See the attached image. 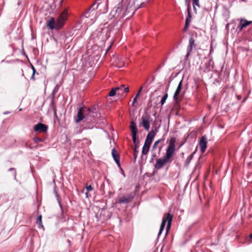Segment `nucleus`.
Masks as SVG:
<instances>
[{
    "instance_id": "obj_15",
    "label": "nucleus",
    "mask_w": 252,
    "mask_h": 252,
    "mask_svg": "<svg viewBox=\"0 0 252 252\" xmlns=\"http://www.w3.org/2000/svg\"><path fill=\"white\" fill-rule=\"evenodd\" d=\"M112 155L116 163L119 166H120V156L117 151L115 148H113L112 150Z\"/></svg>"
},
{
    "instance_id": "obj_3",
    "label": "nucleus",
    "mask_w": 252,
    "mask_h": 252,
    "mask_svg": "<svg viewBox=\"0 0 252 252\" xmlns=\"http://www.w3.org/2000/svg\"><path fill=\"white\" fill-rule=\"evenodd\" d=\"M47 26L51 30H59L63 26V22L58 20L56 23L54 18L51 17L47 22Z\"/></svg>"
},
{
    "instance_id": "obj_39",
    "label": "nucleus",
    "mask_w": 252,
    "mask_h": 252,
    "mask_svg": "<svg viewBox=\"0 0 252 252\" xmlns=\"http://www.w3.org/2000/svg\"><path fill=\"white\" fill-rule=\"evenodd\" d=\"M9 113H10V112H8V111H6V112H3V114L6 115V114H9Z\"/></svg>"
},
{
    "instance_id": "obj_20",
    "label": "nucleus",
    "mask_w": 252,
    "mask_h": 252,
    "mask_svg": "<svg viewBox=\"0 0 252 252\" xmlns=\"http://www.w3.org/2000/svg\"><path fill=\"white\" fill-rule=\"evenodd\" d=\"M36 223L38 225V227H43V225L42 223V216L39 215L37 217L36 219Z\"/></svg>"
},
{
    "instance_id": "obj_48",
    "label": "nucleus",
    "mask_w": 252,
    "mask_h": 252,
    "mask_svg": "<svg viewBox=\"0 0 252 252\" xmlns=\"http://www.w3.org/2000/svg\"><path fill=\"white\" fill-rule=\"evenodd\" d=\"M211 62H212V61L210 60L209 62V63L210 64Z\"/></svg>"
},
{
    "instance_id": "obj_25",
    "label": "nucleus",
    "mask_w": 252,
    "mask_h": 252,
    "mask_svg": "<svg viewBox=\"0 0 252 252\" xmlns=\"http://www.w3.org/2000/svg\"><path fill=\"white\" fill-rule=\"evenodd\" d=\"M167 97H168V94L165 93V94L164 95V96L162 97V98H161V99L160 100V103H161V105H163L164 104Z\"/></svg>"
},
{
    "instance_id": "obj_28",
    "label": "nucleus",
    "mask_w": 252,
    "mask_h": 252,
    "mask_svg": "<svg viewBox=\"0 0 252 252\" xmlns=\"http://www.w3.org/2000/svg\"><path fill=\"white\" fill-rule=\"evenodd\" d=\"M59 88V87L58 86H57V85L56 86L52 92V94H56L58 91Z\"/></svg>"
},
{
    "instance_id": "obj_47",
    "label": "nucleus",
    "mask_w": 252,
    "mask_h": 252,
    "mask_svg": "<svg viewBox=\"0 0 252 252\" xmlns=\"http://www.w3.org/2000/svg\"><path fill=\"white\" fill-rule=\"evenodd\" d=\"M62 2H63V0H60V3H62Z\"/></svg>"
},
{
    "instance_id": "obj_8",
    "label": "nucleus",
    "mask_w": 252,
    "mask_h": 252,
    "mask_svg": "<svg viewBox=\"0 0 252 252\" xmlns=\"http://www.w3.org/2000/svg\"><path fill=\"white\" fill-rule=\"evenodd\" d=\"M199 145L201 153H204L207 147V139L205 136L201 137L199 142Z\"/></svg>"
},
{
    "instance_id": "obj_17",
    "label": "nucleus",
    "mask_w": 252,
    "mask_h": 252,
    "mask_svg": "<svg viewBox=\"0 0 252 252\" xmlns=\"http://www.w3.org/2000/svg\"><path fill=\"white\" fill-rule=\"evenodd\" d=\"M150 144L144 143V146L142 148V155H147L149 152Z\"/></svg>"
},
{
    "instance_id": "obj_9",
    "label": "nucleus",
    "mask_w": 252,
    "mask_h": 252,
    "mask_svg": "<svg viewBox=\"0 0 252 252\" xmlns=\"http://www.w3.org/2000/svg\"><path fill=\"white\" fill-rule=\"evenodd\" d=\"M252 23V21H248L245 19H241L240 20V22L237 27V29L239 32H241L244 28L247 27Z\"/></svg>"
},
{
    "instance_id": "obj_33",
    "label": "nucleus",
    "mask_w": 252,
    "mask_h": 252,
    "mask_svg": "<svg viewBox=\"0 0 252 252\" xmlns=\"http://www.w3.org/2000/svg\"><path fill=\"white\" fill-rule=\"evenodd\" d=\"M248 242L249 243H252V233L249 235V239H248Z\"/></svg>"
},
{
    "instance_id": "obj_38",
    "label": "nucleus",
    "mask_w": 252,
    "mask_h": 252,
    "mask_svg": "<svg viewBox=\"0 0 252 252\" xmlns=\"http://www.w3.org/2000/svg\"><path fill=\"white\" fill-rule=\"evenodd\" d=\"M34 74H32V76H31V79L34 80Z\"/></svg>"
},
{
    "instance_id": "obj_52",
    "label": "nucleus",
    "mask_w": 252,
    "mask_h": 252,
    "mask_svg": "<svg viewBox=\"0 0 252 252\" xmlns=\"http://www.w3.org/2000/svg\"><path fill=\"white\" fill-rule=\"evenodd\" d=\"M153 158H152L151 160L150 161H153Z\"/></svg>"
},
{
    "instance_id": "obj_18",
    "label": "nucleus",
    "mask_w": 252,
    "mask_h": 252,
    "mask_svg": "<svg viewBox=\"0 0 252 252\" xmlns=\"http://www.w3.org/2000/svg\"><path fill=\"white\" fill-rule=\"evenodd\" d=\"M64 22L67 19V17L70 15L71 13L68 11V8L64 5Z\"/></svg>"
},
{
    "instance_id": "obj_1",
    "label": "nucleus",
    "mask_w": 252,
    "mask_h": 252,
    "mask_svg": "<svg viewBox=\"0 0 252 252\" xmlns=\"http://www.w3.org/2000/svg\"><path fill=\"white\" fill-rule=\"evenodd\" d=\"M175 137H171L169 140L165 154L162 158H158L157 160L156 163L155 165L156 169H161L165 164L170 161L171 158L173 157L175 152Z\"/></svg>"
},
{
    "instance_id": "obj_4",
    "label": "nucleus",
    "mask_w": 252,
    "mask_h": 252,
    "mask_svg": "<svg viewBox=\"0 0 252 252\" xmlns=\"http://www.w3.org/2000/svg\"><path fill=\"white\" fill-rule=\"evenodd\" d=\"M130 128L131 131V136L132 139L133 143L134 144L135 146L136 147L138 143V140L137 138V128L136 126V124L135 122L131 121L130 123Z\"/></svg>"
},
{
    "instance_id": "obj_43",
    "label": "nucleus",
    "mask_w": 252,
    "mask_h": 252,
    "mask_svg": "<svg viewBox=\"0 0 252 252\" xmlns=\"http://www.w3.org/2000/svg\"><path fill=\"white\" fill-rule=\"evenodd\" d=\"M120 10V8L119 7H117V9L116 10V12H117L118 10Z\"/></svg>"
},
{
    "instance_id": "obj_2",
    "label": "nucleus",
    "mask_w": 252,
    "mask_h": 252,
    "mask_svg": "<svg viewBox=\"0 0 252 252\" xmlns=\"http://www.w3.org/2000/svg\"><path fill=\"white\" fill-rule=\"evenodd\" d=\"M173 215L171 213H168L167 214L166 217L165 218H163L161 224L160 226L159 230V232L158 233V237L159 236V235L161 234L162 231L164 230L165 226L166 223L167 222V225L166 228V234L167 233V232L170 229V227L171 226V223H172V219H173Z\"/></svg>"
},
{
    "instance_id": "obj_27",
    "label": "nucleus",
    "mask_w": 252,
    "mask_h": 252,
    "mask_svg": "<svg viewBox=\"0 0 252 252\" xmlns=\"http://www.w3.org/2000/svg\"><path fill=\"white\" fill-rule=\"evenodd\" d=\"M33 140L34 141V142L35 143H38V142H43V140L42 139V138H39V137H34L33 138Z\"/></svg>"
},
{
    "instance_id": "obj_34",
    "label": "nucleus",
    "mask_w": 252,
    "mask_h": 252,
    "mask_svg": "<svg viewBox=\"0 0 252 252\" xmlns=\"http://www.w3.org/2000/svg\"><path fill=\"white\" fill-rule=\"evenodd\" d=\"M189 25L185 24L184 28V31H186L188 30V29L189 28Z\"/></svg>"
},
{
    "instance_id": "obj_42",
    "label": "nucleus",
    "mask_w": 252,
    "mask_h": 252,
    "mask_svg": "<svg viewBox=\"0 0 252 252\" xmlns=\"http://www.w3.org/2000/svg\"><path fill=\"white\" fill-rule=\"evenodd\" d=\"M62 16H63V12L61 13V18H62Z\"/></svg>"
},
{
    "instance_id": "obj_26",
    "label": "nucleus",
    "mask_w": 252,
    "mask_h": 252,
    "mask_svg": "<svg viewBox=\"0 0 252 252\" xmlns=\"http://www.w3.org/2000/svg\"><path fill=\"white\" fill-rule=\"evenodd\" d=\"M9 171H12L13 172V175L14 177V179H16V171L15 168H10L8 169Z\"/></svg>"
},
{
    "instance_id": "obj_23",
    "label": "nucleus",
    "mask_w": 252,
    "mask_h": 252,
    "mask_svg": "<svg viewBox=\"0 0 252 252\" xmlns=\"http://www.w3.org/2000/svg\"><path fill=\"white\" fill-rule=\"evenodd\" d=\"M163 141V139H160L156 141L154 143V145L152 146V150L153 151L157 149L158 145L159 144V143H160L161 141Z\"/></svg>"
},
{
    "instance_id": "obj_46",
    "label": "nucleus",
    "mask_w": 252,
    "mask_h": 252,
    "mask_svg": "<svg viewBox=\"0 0 252 252\" xmlns=\"http://www.w3.org/2000/svg\"><path fill=\"white\" fill-rule=\"evenodd\" d=\"M55 116H56V117H57V114H56V111H55ZM57 118L58 119V118Z\"/></svg>"
},
{
    "instance_id": "obj_30",
    "label": "nucleus",
    "mask_w": 252,
    "mask_h": 252,
    "mask_svg": "<svg viewBox=\"0 0 252 252\" xmlns=\"http://www.w3.org/2000/svg\"><path fill=\"white\" fill-rule=\"evenodd\" d=\"M187 54L185 56V59L186 60H187V59L188 58V57H189V56L190 55V54L191 52V51L190 50H189L188 49H187Z\"/></svg>"
},
{
    "instance_id": "obj_7",
    "label": "nucleus",
    "mask_w": 252,
    "mask_h": 252,
    "mask_svg": "<svg viewBox=\"0 0 252 252\" xmlns=\"http://www.w3.org/2000/svg\"><path fill=\"white\" fill-rule=\"evenodd\" d=\"M182 82L183 80H181L179 83L178 87L176 89V90L173 95V100L176 102L178 103L179 101H181L182 99L180 96H179V94L181 91L182 88Z\"/></svg>"
},
{
    "instance_id": "obj_51",
    "label": "nucleus",
    "mask_w": 252,
    "mask_h": 252,
    "mask_svg": "<svg viewBox=\"0 0 252 252\" xmlns=\"http://www.w3.org/2000/svg\"><path fill=\"white\" fill-rule=\"evenodd\" d=\"M156 156V155H154L153 156V157H155Z\"/></svg>"
},
{
    "instance_id": "obj_31",
    "label": "nucleus",
    "mask_w": 252,
    "mask_h": 252,
    "mask_svg": "<svg viewBox=\"0 0 252 252\" xmlns=\"http://www.w3.org/2000/svg\"><path fill=\"white\" fill-rule=\"evenodd\" d=\"M86 189L87 191H90L93 190V189L91 185H89L86 186Z\"/></svg>"
},
{
    "instance_id": "obj_50",
    "label": "nucleus",
    "mask_w": 252,
    "mask_h": 252,
    "mask_svg": "<svg viewBox=\"0 0 252 252\" xmlns=\"http://www.w3.org/2000/svg\"><path fill=\"white\" fill-rule=\"evenodd\" d=\"M98 5H99V4H97V6H96V9L97 8V7H98Z\"/></svg>"
},
{
    "instance_id": "obj_6",
    "label": "nucleus",
    "mask_w": 252,
    "mask_h": 252,
    "mask_svg": "<svg viewBox=\"0 0 252 252\" xmlns=\"http://www.w3.org/2000/svg\"><path fill=\"white\" fill-rule=\"evenodd\" d=\"M90 108H87L83 107H81V108H80L78 111L77 115L75 118L76 123H78L81 121L83 120V119L84 118V114L87 115V114L86 113V111H90Z\"/></svg>"
},
{
    "instance_id": "obj_16",
    "label": "nucleus",
    "mask_w": 252,
    "mask_h": 252,
    "mask_svg": "<svg viewBox=\"0 0 252 252\" xmlns=\"http://www.w3.org/2000/svg\"><path fill=\"white\" fill-rule=\"evenodd\" d=\"M196 44L195 43V40L192 36L189 37V45L187 47V49L189 51L192 50L193 47H195Z\"/></svg>"
},
{
    "instance_id": "obj_14",
    "label": "nucleus",
    "mask_w": 252,
    "mask_h": 252,
    "mask_svg": "<svg viewBox=\"0 0 252 252\" xmlns=\"http://www.w3.org/2000/svg\"><path fill=\"white\" fill-rule=\"evenodd\" d=\"M118 94H122L123 93L126 94L129 92V88L128 87H126L125 85H122L120 87H116Z\"/></svg>"
},
{
    "instance_id": "obj_45",
    "label": "nucleus",
    "mask_w": 252,
    "mask_h": 252,
    "mask_svg": "<svg viewBox=\"0 0 252 252\" xmlns=\"http://www.w3.org/2000/svg\"><path fill=\"white\" fill-rule=\"evenodd\" d=\"M94 5H95V4H94L90 8H93V7L94 6Z\"/></svg>"
},
{
    "instance_id": "obj_49",
    "label": "nucleus",
    "mask_w": 252,
    "mask_h": 252,
    "mask_svg": "<svg viewBox=\"0 0 252 252\" xmlns=\"http://www.w3.org/2000/svg\"><path fill=\"white\" fill-rule=\"evenodd\" d=\"M162 146H161V147H160V148H159V150H160L162 149Z\"/></svg>"
},
{
    "instance_id": "obj_10",
    "label": "nucleus",
    "mask_w": 252,
    "mask_h": 252,
    "mask_svg": "<svg viewBox=\"0 0 252 252\" xmlns=\"http://www.w3.org/2000/svg\"><path fill=\"white\" fill-rule=\"evenodd\" d=\"M48 129V126L44 124L41 123H38L36 125L34 126V130L35 132L40 131L45 132L47 131Z\"/></svg>"
},
{
    "instance_id": "obj_29",
    "label": "nucleus",
    "mask_w": 252,
    "mask_h": 252,
    "mask_svg": "<svg viewBox=\"0 0 252 252\" xmlns=\"http://www.w3.org/2000/svg\"><path fill=\"white\" fill-rule=\"evenodd\" d=\"M138 153V151L137 150V148L135 147L134 150V158L135 159L137 158Z\"/></svg>"
},
{
    "instance_id": "obj_37",
    "label": "nucleus",
    "mask_w": 252,
    "mask_h": 252,
    "mask_svg": "<svg viewBox=\"0 0 252 252\" xmlns=\"http://www.w3.org/2000/svg\"><path fill=\"white\" fill-rule=\"evenodd\" d=\"M237 98L238 100H240L241 99V96L240 95H237Z\"/></svg>"
},
{
    "instance_id": "obj_41",
    "label": "nucleus",
    "mask_w": 252,
    "mask_h": 252,
    "mask_svg": "<svg viewBox=\"0 0 252 252\" xmlns=\"http://www.w3.org/2000/svg\"><path fill=\"white\" fill-rule=\"evenodd\" d=\"M86 197H88V191H87V192H86Z\"/></svg>"
},
{
    "instance_id": "obj_24",
    "label": "nucleus",
    "mask_w": 252,
    "mask_h": 252,
    "mask_svg": "<svg viewBox=\"0 0 252 252\" xmlns=\"http://www.w3.org/2000/svg\"><path fill=\"white\" fill-rule=\"evenodd\" d=\"M117 89H118V88H113L109 92V96H114L116 94H117Z\"/></svg>"
},
{
    "instance_id": "obj_44",
    "label": "nucleus",
    "mask_w": 252,
    "mask_h": 252,
    "mask_svg": "<svg viewBox=\"0 0 252 252\" xmlns=\"http://www.w3.org/2000/svg\"><path fill=\"white\" fill-rule=\"evenodd\" d=\"M53 102V98H52V99H51V103H52Z\"/></svg>"
},
{
    "instance_id": "obj_5",
    "label": "nucleus",
    "mask_w": 252,
    "mask_h": 252,
    "mask_svg": "<svg viewBox=\"0 0 252 252\" xmlns=\"http://www.w3.org/2000/svg\"><path fill=\"white\" fill-rule=\"evenodd\" d=\"M136 195L135 192H131L129 194L120 197L118 199V202L119 203H127L132 201Z\"/></svg>"
},
{
    "instance_id": "obj_35",
    "label": "nucleus",
    "mask_w": 252,
    "mask_h": 252,
    "mask_svg": "<svg viewBox=\"0 0 252 252\" xmlns=\"http://www.w3.org/2000/svg\"><path fill=\"white\" fill-rule=\"evenodd\" d=\"M144 4V3L142 2L137 7V9H139V8H141V7H142L143 6Z\"/></svg>"
},
{
    "instance_id": "obj_22",
    "label": "nucleus",
    "mask_w": 252,
    "mask_h": 252,
    "mask_svg": "<svg viewBox=\"0 0 252 252\" xmlns=\"http://www.w3.org/2000/svg\"><path fill=\"white\" fill-rule=\"evenodd\" d=\"M192 4H193V10L195 13H196V9L195 7V5L199 7V0H193Z\"/></svg>"
},
{
    "instance_id": "obj_32",
    "label": "nucleus",
    "mask_w": 252,
    "mask_h": 252,
    "mask_svg": "<svg viewBox=\"0 0 252 252\" xmlns=\"http://www.w3.org/2000/svg\"><path fill=\"white\" fill-rule=\"evenodd\" d=\"M152 140H151L150 139H148V138L146 137V140L145 141V143H148L149 144H151L152 142Z\"/></svg>"
},
{
    "instance_id": "obj_21",
    "label": "nucleus",
    "mask_w": 252,
    "mask_h": 252,
    "mask_svg": "<svg viewBox=\"0 0 252 252\" xmlns=\"http://www.w3.org/2000/svg\"><path fill=\"white\" fill-rule=\"evenodd\" d=\"M143 89V87H141L139 90H138L137 94H136L135 96L134 97V99H133V103H132V106H134V103L136 102V100H137V97L139 96V95H140V93L141 92L142 90Z\"/></svg>"
},
{
    "instance_id": "obj_13",
    "label": "nucleus",
    "mask_w": 252,
    "mask_h": 252,
    "mask_svg": "<svg viewBox=\"0 0 252 252\" xmlns=\"http://www.w3.org/2000/svg\"><path fill=\"white\" fill-rule=\"evenodd\" d=\"M142 126L146 131H148L150 126V123L149 121V117L147 116L142 119Z\"/></svg>"
},
{
    "instance_id": "obj_36",
    "label": "nucleus",
    "mask_w": 252,
    "mask_h": 252,
    "mask_svg": "<svg viewBox=\"0 0 252 252\" xmlns=\"http://www.w3.org/2000/svg\"><path fill=\"white\" fill-rule=\"evenodd\" d=\"M32 74H35V72L36 71L35 68L33 67V66L32 65Z\"/></svg>"
},
{
    "instance_id": "obj_12",
    "label": "nucleus",
    "mask_w": 252,
    "mask_h": 252,
    "mask_svg": "<svg viewBox=\"0 0 252 252\" xmlns=\"http://www.w3.org/2000/svg\"><path fill=\"white\" fill-rule=\"evenodd\" d=\"M186 4L187 5L188 16L186 19L185 24L189 25L191 22V14L190 12V7L189 4L188 3V0H186Z\"/></svg>"
},
{
    "instance_id": "obj_11",
    "label": "nucleus",
    "mask_w": 252,
    "mask_h": 252,
    "mask_svg": "<svg viewBox=\"0 0 252 252\" xmlns=\"http://www.w3.org/2000/svg\"><path fill=\"white\" fill-rule=\"evenodd\" d=\"M54 192L55 193L56 199L58 201L59 205L61 210V214H60V216H59L58 215H56V217H57V218H60L63 219V207L62 204L61 203V201L60 199V196L58 194L55 188L54 189Z\"/></svg>"
},
{
    "instance_id": "obj_19",
    "label": "nucleus",
    "mask_w": 252,
    "mask_h": 252,
    "mask_svg": "<svg viewBox=\"0 0 252 252\" xmlns=\"http://www.w3.org/2000/svg\"><path fill=\"white\" fill-rule=\"evenodd\" d=\"M156 133L154 131V130H151L149 133L147 134L146 137L148 139H150L151 140H153L155 136H156Z\"/></svg>"
},
{
    "instance_id": "obj_40",
    "label": "nucleus",
    "mask_w": 252,
    "mask_h": 252,
    "mask_svg": "<svg viewBox=\"0 0 252 252\" xmlns=\"http://www.w3.org/2000/svg\"><path fill=\"white\" fill-rule=\"evenodd\" d=\"M192 156H193V155H192L191 156V157H190L189 159V161L188 163H189V161H190V160L191 159Z\"/></svg>"
}]
</instances>
